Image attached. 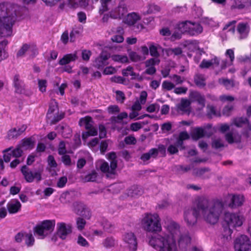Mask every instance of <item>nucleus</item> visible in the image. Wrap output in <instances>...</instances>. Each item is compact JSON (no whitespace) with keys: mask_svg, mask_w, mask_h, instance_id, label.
<instances>
[{"mask_svg":"<svg viewBox=\"0 0 251 251\" xmlns=\"http://www.w3.org/2000/svg\"><path fill=\"white\" fill-rule=\"evenodd\" d=\"M147 93L146 91H142L140 93L139 100H137L132 106V110L140 111L141 108V105L144 104L147 100Z\"/></svg>","mask_w":251,"mask_h":251,"instance_id":"20","label":"nucleus"},{"mask_svg":"<svg viewBox=\"0 0 251 251\" xmlns=\"http://www.w3.org/2000/svg\"><path fill=\"white\" fill-rule=\"evenodd\" d=\"M32 49H33V47H31L30 45L27 44H24L18 51L17 55L18 56H22L24 55L26 52Z\"/></svg>","mask_w":251,"mask_h":251,"instance_id":"49","label":"nucleus"},{"mask_svg":"<svg viewBox=\"0 0 251 251\" xmlns=\"http://www.w3.org/2000/svg\"><path fill=\"white\" fill-rule=\"evenodd\" d=\"M126 248L131 251H136L137 249V240L136 237L132 232L126 233L123 237Z\"/></svg>","mask_w":251,"mask_h":251,"instance_id":"13","label":"nucleus"},{"mask_svg":"<svg viewBox=\"0 0 251 251\" xmlns=\"http://www.w3.org/2000/svg\"><path fill=\"white\" fill-rule=\"evenodd\" d=\"M80 126H84L86 129H89L93 125L92 119L91 117L86 116L84 118H81L79 122Z\"/></svg>","mask_w":251,"mask_h":251,"instance_id":"36","label":"nucleus"},{"mask_svg":"<svg viewBox=\"0 0 251 251\" xmlns=\"http://www.w3.org/2000/svg\"><path fill=\"white\" fill-rule=\"evenodd\" d=\"M224 207V201L221 199H214L199 206L204 221L213 225L219 222Z\"/></svg>","mask_w":251,"mask_h":251,"instance_id":"3","label":"nucleus"},{"mask_svg":"<svg viewBox=\"0 0 251 251\" xmlns=\"http://www.w3.org/2000/svg\"><path fill=\"white\" fill-rule=\"evenodd\" d=\"M13 81L16 92L18 93H22L24 90V84L20 79L19 76L15 75Z\"/></svg>","mask_w":251,"mask_h":251,"instance_id":"32","label":"nucleus"},{"mask_svg":"<svg viewBox=\"0 0 251 251\" xmlns=\"http://www.w3.org/2000/svg\"><path fill=\"white\" fill-rule=\"evenodd\" d=\"M112 59L116 62H118L121 63H126L129 62V59L127 55L115 54L111 56Z\"/></svg>","mask_w":251,"mask_h":251,"instance_id":"40","label":"nucleus"},{"mask_svg":"<svg viewBox=\"0 0 251 251\" xmlns=\"http://www.w3.org/2000/svg\"><path fill=\"white\" fill-rule=\"evenodd\" d=\"M204 134V130L202 127H195L191 132L192 138L195 140L203 137Z\"/></svg>","mask_w":251,"mask_h":251,"instance_id":"30","label":"nucleus"},{"mask_svg":"<svg viewBox=\"0 0 251 251\" xmlns=\"http://www.w3.org/2000/svg\"><path fill=\"white\" fill-rule=\"evenodd\" d=\"M245 220L244 216L238 213L227 212L225 213L223 221V230L220 235V238L224 244L231 241L233 233L231 228H235L241 226Z\"/></svg>","mask_w":251,"mask_h":251,"instance_id":"4","label":"nucleus"},{"mask_svg":"<svg viewBox=\"0 0 251 251\" xmlns=\"http://www.w3.org/2000/svg\"><path fill=\"white\" fill-rule=\"evenodd\" d=\"M190 97L193 100L198 102L201 106L199 108L200 110L204 108L205 106V98L204 96L198 92L194 91L191 93Z\"/></svg>","mask_w":251,"mask_h":251,"instance_id":"23","label":"nucleus"},{"mask_svg":"<svg viewBox=\"0 0 251 251\" xmlns=\"http://www.w3.org/2000/svg\"><path fill=\"white\" fill-rule=\"evenodd\" d=\"M160 62L159 59L157 58H151L145 62L146 67L147 68L146 70V73L149 75H153L156 72L154 65L158 64Z\"/></svg>","mask_w":251,"mask_h":251,"instance_id":"19","label":"nucleus"},{"mask_svg":"<svg viewBox=\"0 0 251 251\" xmlns=\"http://www.w3.org/2000/svg\"><path fill=\"white\" fill-rule=\"evenodd\" d=\"M7 209L10 214H15L21 210V204L17 199L11 200L7 204Z\"/></svg>","mask_w":251,"mask_h":251,"instance_id":"17","label":"nucleus"},{"mask_svg":"<svg viewBox=\"0 0 251 251\" xmlns=\"http://www.w3.org/2000/svg\"><path fill=\"white\" fill-rule=\"evenodd\" d=\"M73 226L70 223L59 222L56 225V234L62 240L66 239L67 237L72 232Z\"/></svg>","mask_w":251,"mask_h":251,"instance_id":"11","label":"nucleus"},{"mask_svg":"<svg viewBox=\"0 0 251 251\" xmlns=\"http://www.w3.org/2000/svg\"><path fill=\"white\" fill-rule=\"evenodd\" d=\"M196 173L197 176L205 178L209 177L210 172L208 169L203 168L197 170Z\"/></svg>","mask_w":251,"mask_h":251,"instance_id":"50","label":"nucleus"},{"mask_svg":"<svg viewBox=\"0 0 251 251\" xmlns=\"http://www.w3.org/2000/svg\"><path fill=\"white\" fill-rule=\"evenodd\" d=\"M190 104L191 102L189 100L184 99H181L180 103L176 106L178 112L182 113L189 112Z\"/></svg>","mask_w":251,"mask_h":251,"instance_id":"24","label":"nucleus"},{"mask_svg":"<svg viewBox=\"0 0 251 251\" xmlns=\"http://www.w3.org/2000/svg\"><path fill=\"white\" fill-rule=\"evenodd\" d=\"M160 218L156 213H146L141 221L143 229L150 232H154L148 237L150 246L157 251H178L176 240H178L180 248L190 243L191 238L188 235H181L179 237V226L173 221H168L164 226L166 232H160L162 226Z\"/></svg>","mask_w":251,"mask_h":251,"instance_id":"1","label":"nucleus"},{"mask_svg":"<svg viewBox=\"0 0 251 251\" xmlns=\"http://www.w3.org/2000/svg\"><path fill=\"white\" fill-rule=\"evenodd\" d=\"M86 225V221L81 218H78L76 220L77 228L79 230H82Z\"/></svg>","mask_w":251,"mask_h":251,"instance_id":"62","label":"nucleus"},{"mask_svg":"<svg viewBox=\"0 0 251 251\" xmlns=\"http://www.w3.org/2000/svg\"><path fill=\"white\" fill-rule=\"evenodd\" d=\"M10 151L12 153V156L17 158L21 157L23 153V151L21 149V147L20 146H18L15 149L13 150L12 151L11 150Z\"/></svg>","mask_w":251,"mask_h":251,"instance_id":"60","label":"nucleus"},{"mask_svg":"<svg viewBox=\"0 0 251 251\" xmlns=\"http://www.w3.org/2000/svg\"><path fill=\"white\" fill-rule=\"evenodd\" d=\"M11 150V148H8L3 151V159L5 162H8L11 160V157L12 154L11 152H9Z\"/></svg>","mask_w":251,"mask_h":251,"instance_id":"61","label":"nucleus"},{"mask_svg":"<svg viewBox=\"0 0 251 251\" xmlns=\"http://www.w3.org/2000/svg\"><path fill=\"white\" fill-rule=\"evenodd\" d=\"M47 81L44 79L38 80V86L39 90L42 92H44L46 90Z\"/></svg>","mask_w":251,"mask_h":251,"instance_id":"64","label":"nucleus"},{"mask_svg":"<svg viewBox=\"0 0 251 251\" xmlns=\"http://www.w3.org/2000/svg\"><path fill=\"white\" fill-rule=\"evenodd\" d=\"M234 251H251V241L245 235L237 237L234 241Z\"/></svg>","mask_w":251,"mask_h":251,"instance_id":"9","label":"nucleus"},{"mask_svg":"<svg viewBox=\"0 0 251 251\" xmlns=\"http://www.w3.org/2000/svg\"><path fill=\"white\" fill-rule=\"evenodd\" d=\"M122 74L125 76H131L132 78H134L136 76L135 73L133 72V68L131 66H128L126 69L123 70Z\"/></svg>","mask_w":251,"mask_h":251,"instance_id":"47","label":"nucleus"},{"mask_svg":"<svg viewBox=\"0 0 251 251\" xmlns=\"http://www.w3.org/2000/svg\"><path fill=\"white\" fill-rule=\"evenodd\" d=\"M112 0H100V5L99 8V13L100 15H102L108 11V4Z\"/></svg>","mask_w":251,"mask_h":251,"instance_id":"37","label":"nucleus"},{"mask_svg":"<svg viewBox=\"0 0 251 251\" xmlns=\"http://www.w3.org/2000/svg\"><path fill=\"white\" fill-rule=\"evenodd\" d=\"M21 172L25 179L28 182H32L34 179L40 181L41 179V174L39 171L32 172L29 170L26 166H24L21 169Z\"/></svg>","mask_w":251,"mask_h":251,"instance_id":"14","label":"nucleus"},{"mask_svg":"<svg viewBox=\"0 0 251 251\" xmlns=\"http://www.w3.org/2000/svg\"><path fill=\"white\" fill-rule=\"evenodd\" d=\"M55 225L54 220H45L34 227V234L39 238L43 239L53 231Z\"/></svg>","mask_w":251,"mask_h":251,"instance_id":"5","label":"nucleus"},{"mask_svg":"<svg viewBox=\"0 0 251 251\" xmlns=\"http://www.w3.org/2000/svg\"><path fill=\"white\" fill-rule=\"evenodd\" d=\"M107 159L110 161V166L108 163L104 160H100L97 162V166L99 167L101 172L107 174V175H113L115 173L117 166L116 154L112 152L107 154Z\"/></svg>","mask_w":251,"mask_h":251,"instance_id":"6","label":"nucleus"},{"mask_svg":"<svg viewBox=\"0 0 251 251\" xmlns=\"http://www.w3.org/2000/svg\"><path fill=\"white\" fill-rule=\"evenodd\" d=\"M48 164L49 167V171L53 175L55 173L57 164L56 163L54 157L52 155H49L48 158Z\"/></svg>","mask_w":251,"mask_h":251,"instance_id":"35","label":"nucleus"},{"mask_svg":"<svg viewBox=\"0 0 251 251\" xmlns=\"http://www.w3.org/2000/svg\"><path fill=\"white\" fill-rule=\"evenodd\" d=\"M226 57L229 58V61H223L222 64V69H224L227 66L232 65L233 62L234 60V51L232 49H228L226 51Z\"/></svg>","mask_w":251,"mask_h":251,"instance_id":"27","label":"nucleus"},{"mask_svg":"<svg viewBox=\"0 0 251 251\" xmlns=\"http://www.w3.org/2000/svg\"><path fill=\"white\" fill-rule=\"evenodd\" d=\"M250 30V26L247 23H240L237 26V32L240 39L246 38L248 36Z\"/></svg>","mask_w":251,"mask_h":251,"instance_id":"16","label":"nucleus"},{"mask_svg":"<svg viewBox=\"0 0 251 251\" xmlns=\"http://www.w3.org/2000/svg\"><path fill=\"white\" fill-rule=\"evenodd\" d=\"M78 51H75L73 53L67 54L59 60V63L61 65H64L75 61L77 59Z\"/></svg>","mask_w":251,"mask_h":251,"instance_id":"25","label":"nucleus"},{"mask_svg":"<svg viewBox=\"0 0 251 251\" xmlns=\"http://www.w3.org/2000/svg\"><path fill=\"white\" fill-rule=\"evenodd\" d=\"M56 110H57V104L54 100L51 101L50 103L48 112L47 113V117L49 118H52V114H53Z\"/></svg>","mask_w":251,"mask_h":251,"instance_id":"45","label":"nucleus"},{"mask_svg":"<svg viewBox=\"0 0 251 251\" xmlns=\"http://www.w3.org/2000/svg\"><path fill=\"white\" fill-rule=\"evenodd\" d=\"M225 138L229 144H233L240 143L241 137L237 132L230 131L225 134Z\"/></svg>","mask_w":251,"mask_h":251,"instance_id":"22","label":"nucleus"},{"mask_svg":"<svg viewBox=\"0 0 251 251\" xmlns=\"http://www.w3.org/2000/svg\"><path fill=\"white\" fill-rule=\"evenodd\" d=\"M130 60L133 62H139L145 59L146 57L139 54L137 52L131 51L128 53Z\"/></svg>","mask_w":251,"mask_h":251,"instance_id":"39","label":"nucleus"},{"mask_svg":"<svg viewBox=\"0 0 251 251\" xmlns=\"http://www.w3.org/2000/svg\"><path fill=\"white\" fill-rule=\"evenodd\" d=\"M162 86L164 89L168 91L171 90L175 88V85L173 83L168 81H164L162 83Z\"/></svg>","mask_w":251,"mask_h":251,"instance_id":"63","label":"nucleus"},{"mask_svg":"<svg viewBox=\"0 0 251 251\" xmlns=\"http://www.w3.org/2000/svg\"><path fill=\"white\" fill-rule=\"evenodd\" d=\"M103 229L108 232H111L113 228V226L106 219H104L102 223Z\"/></svg>","mask_w":251,"mask_h":251,"instance_id":"57","label":"nucleus"},{"mask_svg":"<svg viewBox=\"0 0 251 251\" xmlns=\"http://www.w3.org/2000/svg\"><path fill=\"white\" fill-rule=\"evenodd\" d=\"M84 205L83 203L76 202L74 203V210L78 215L83 214Z\"/></svg>","mask_w":251,"mask_h":251,"instance_id":"46","label":"nucleus"},{"mask_svg":"<svg viewBox=\"0 0 251 251\" xmlns=\"http://www.w3.org/2000/svg\"><path fill=\"white\" fill-rule=\"evenodd\" d=\"M89 0H68V6L72 8L86 6L88 4Z\"/></svg>","mask_w":251,"mask_h":251,"instance_id":"28","label":"nucleus"},{"mask_svg":"<svg viewBox=\"0 0 251 251\" xmlns=\"http://www.w3.org/2000/svg\"><path fill=\"white\" fill-rule=\"evenodd\" d=\"M78 53L80 52L82 59L83 61L88 62L92 55V53L90 50H83L80 51H77Z\"/></svg>","mask_w":251,"mask_h":251,"instance_id":"48","label":"nucleus"},{"mask_svg":"<svg viewBox=\"0 0 251 251\" xmlns=\"http://www.w3.org/2000/svg\"><path fill=\"white\" fill-rule=\"evenodd\" d=\"M199 216V211L195 208H189L184 212L183 219L185 223L188 227L195 226Z\"/></svg>","mask_w":251,"mask_h":251,"instance_id":"10","label":"nucleus"},{"mask_svg":"<svg viewBox=\"0 0 251 251\" xmlns=\"http://www.w3.org/2000/svg\"><path fill=\"white\" fill-rule=\"evenodd\" d=\"M111 142L110 140L102 141L100 144V149L101 153L104 154L107 151V148L109 143Z\"/></svg>","mask_w":251,"mask_h":251,"instance_id":"58","label":"nucleus"},{"mask_svg":"<svg viewBox=\"0 0 251 251\" xmlns=\"http://www.w3.org/2000/svg\"><path fill=\"white\" fill-rule=\"evenodd\" d=\"M24 241L28 247L32 246L34 243V238L31 233L25 232Z\"/></svg>","mask_w":251,"mask_h":251,"instance_id":"44","label":"nucleus"},{"mask_svg":"<svg viewBox=\"0 0 251 251\" xmlns=\"http://www.w3.org/2000/svg\"><path fill=\"white\" fill-rule=\"evenodd\" d=\"M232 124L239 127L247 126V128L243 130L242 134L246 137L250 136V131H251V124H249V121L247 118L244 117L235 118L232 121Z\"/></svg>","mask_w":251,"mask_h":251,"instance_id":"15","label":"nucleus"},{"mask_svg":"<svg viewBox=\"0 0 251 251\" xmlns=\"http://www.w3.org/2000/svg\"><path fill=\"white\" fill-rule=\"evenodd\" d=\"M127 12V8L124 0L120 1L118 5L112 9L108 13L105 14L102 18V21H107L109 17L113 19H121Z\"/></svg>","mask_w":251,"mask_h":251,"instance_id":"8","label":"nucleus"},{"mask_svg":"<svg viewBox=\"0 0 251 251\" xmlns=\"http://www.w3.org/2000/svg\"><path fill=\"white\" fill-rule=\"evenodd\" d=\"M176 28L181 33H188L191 35L199 34L202 31V27L200 24L187 21L178 23Z\"/></svg>","mask_w":251,"mask_h":251,"instance_id":"7","label":"nucleus"},{"mask_svg":"<svg viewBox=\"0 0 251 251\" xmlns=\"http://www.w3.org/2000/svg\"><path fill=\"white\" fill-rule=\"evenodd\" d=\"M244 201V198L241 195L229 194L226 197V200L224 201V206L227 205L233 208L241 206Z\"/></svg>","mask_w":251,"mask_h":251,"instance_id":"12","label":"nucleus"},{"mask_svg":"<svg viewBox=\"0 0 251 251\" xmlns=\"http://www.w3.org/2000/svg\"><path fill=\"white\" fill-rule=\"evenodd\" d=\"M140 19L141 16L140 15L135 12H132L127 14L123 21L125 24L129 25H132L140 20Z\"/></svg>","mask_w":251,"mask_h":251,"instance_id":"21","label":"nucleus"},{"mask_svg":"<svg viewBox=\"0 0 251 251\" xmlns=\"http://www.w3.org/2000/svg\"><path fill=\"white\" fill-rule=\"evenodd\" d=\"M142 193V189L136 186H132L127 190V194L128 196L130 197H136L141 195Z\"/></svg>","mask_w":251,"mask_h":251,"instance_id":"33","label":"nucleus"},{"mask_svg":"<svg viewBox=\"0 0 251 251\" xmlns=\"http://www.w3.org/2000/svg\"><path fill=\"white\" fill-rule=\"evenodd\" d=\"M236 22L233 21L227 24L224 27L223 30L226 32H229L234 33L235 32V24Z\"/></svg>","mask_w":251,"mask_h":251,"instance_id":"51","label":"nucleus"},{"mask_svg":"<svg viewBox=\"0 0 251 251\" xmlns=\"http://www.w3.org/2000/svg\"><path fill=\"white\" fill-rule=\"evenodd\" d=\"M219 64V59L215 57L210 60L203 59L201 63L200 67L201 68H208L214 65H218Z\"/></svg>","mask_w":251,"mask_h":251,"instance_id":"29","label":"nucleus"},{"mask_svg":"<svg viewBox=\"0 0 251 251\" xmlns=\"http://www.w3.org/2000/svg\"><path fill=\"white\" fill-rule=\"evenodd\" d=\"M34 142L30 138L25 139L23 140L20 147L23 148L25 150H30L33 148Z\"/></svg>","mask_w":251,"mask_h":251,"instance_id":"42","label":"nucleus"},{"mask_svg":"<svg viewBox=\"0 0 251 251\" xmlns=\"http://www.w3.org/2000/svg\"><path fill=\"white\" fill-rule=\"evenodd\" d=\"M59 127L62 130L61 133L63 137L64 138H68L71 136L72 131L68 126H60Z\"/></svg>","mask_w":251,"mask_h":251,"instance_id":"56","label":"nucleus"},{"mask_svg":"<svg viewBox=\"0 0 251 251\" xmlns=\"http://www.w3.org/2000/svg\"><path fill=\"white\" fill-rule=\"evenodd\" d=\"M77 244L83 247H88L89 243L82 235H79L77 239Z\"/></svg>","mask_w":251,"mask_h":251,"instance_id":"55","label":"nucleus"},{"mask_svg":"<svg viewBox=\"0 0 251 251\" xmlns=\"http://www.w3.org/2000/svg\"><path fill=\"white\" fill-rule=\"evenodd\" d=\"M207 115L208 117L212 118L220 116L221 114L220 111L217 110L214 106L208 105L207 106Z\"/></svg>","mask_w":251,"mask_h":251,"instance_id":"38","label":"nucleus"},{"mask_svg":"<svg viewBox=\"0 0 251 251\" xmlns=\"http://www.w3.org/2000/svg\"><path fill=\"white\" fill-rule=\"evenodd\" d=\"M109 54L106 52L102 51L100 56H99L95 60V65L98 68H103L107 65L108 59L109 58Z\"/></svg>","mask_w":251,"mask_h":251,"instance_id":"18","label":"nucleus"},{"mask_svg":"<svg viewBox=\"0 0 251 251\" xmlns=\"http://www.w3.org/2000/svg\"><path fill=\"white\" fill-rule=\"evenodd\" d=\"M8 42L6 40H4L0 42V62L5 59H6L8 55L6 52L5 48L8 45Z\"/></svg>","mask_w":251,"mask_h":251,"instance_id":"31","label":"nucleus"},{"mask_svg":"<svg viewBox=\"0 0 251 251\" xmlns=\"http://www.w3.org/2000/svg\"><path fill=\"white\" fill-rule=\"evenodd\" d=\"M97 177V174L96 172L93 171L86 175L84 178L85 182L95 181Z\"/></svg>","mask_w":251,"mask_h":251,"instance_id":"54","label":"nucleus"},{"mask_svg":"<svg viewBox=\"0 0 251 251\" xmlns=\"http://www.w3.org/2000/svg\"><path fill=\"white\" fill-rule=\"evenodd\" d=\"M115 240L112 238H107L103 242V246L106 248H110L114 246Z\"/></svg>","mask_w":251,"mask_h":251,"instance_id":"59","label":"nucleus"},{"mask_svg":"<svg viewBox=\"0 0 251 251\" xmlns=\"http://www.w3.org/2000/svg\"><path fill=\"white\" fill-rule=\"evenodd\" d=\"M189 135L186 131L181 132L178 136V138L176 140V145L178 147L183 146V142L184 140L189 138Z\"/></svg>","mask_w":251,"mask_h":251,"instance_id":"41","label":"nucleus"},{"mask_svg":"<svg viewBox=\"0 0 251 251\" xmlns=\"http://www.w3.org/2000/svg\"><path fill=\"white\" fill-rule=\"evenodd\" d=\"M212 146L215 149L221 148L224 147V142L221 138H215L212 142Z\"/></svg>","mask_w":251,"mask_h":251,"instance_id":"52","label":"nucleus"},{"mask_svg":"<svg viewBox=\"0 0 251 251\" xmlns=\"http://www.w3.org/2000/svg\"><path fill=\"white\" fill-rule=\"evenodd\" d=\"M219 82L220 84L225 86L226 89H229L230 88L233 87L234 85L232 80L226 78L219 79Z\"/></svg>","mask_w":251,"mask_h":251,"instance_id":"53","label":"nucleus"},{"mask_svg":"<svg viewBox=\"0 0 251 251\" xmlns=\"http://www.w3.org/2000/svg\"><path fill=\"white\" fill-rule=\"evenodd\" d=\"M86 129L88 130V131L83 132L82 134V139L85 142L88 137L90 136H96L98 134V130L97 128L94 127L93 125L91 126V127L90 128Z\"/></svg>","mask_w":251,"mask_h":251,"instance_id":"34","label":"nucleus"},{"mask_svg":"<svg viewBox=\"0 0 251 251\" xmlns=\"http://www.w3.org/2000/svg\"><path fill=\"white\" fill-rule=\"evenodd\" d=\"M158 150L157 149L153 148L151 149L149 152L143 154L140 158L144 163H148V161H149L151 158L156 157L158 155Z\"/></svg>","mask_w":251,"mask_h":251,"instance_id":"26","label":"nucleus"},{"mask_svg":"<svg viewBox=\"0 0 251 251\" xmlns=\"http://www.w3.org/2000/svg\"><path fill=\"white\" fill-rule=\"evenodd\" d=\"M196 84L199 87H203L205 85V78L203 75L197 74L194 77Z\"/></svg>","mask_w":251,"mask_h":251,"instance_id":"43","label":"nucleus"},{"mask_svg":"<svg viewBox=\"0 0 251 251\" xmlns=\"http://www.w3.org/2000/svg\"><path fill=\"white\" fill-rule=\"evenodd\" d=\"M23 8L9 2L0 3V38L13 35V27Z\"/></svg>","mask_w":251,"mask_h":251,"instance_id":"2","label":"nucleus"}]
</instances>
